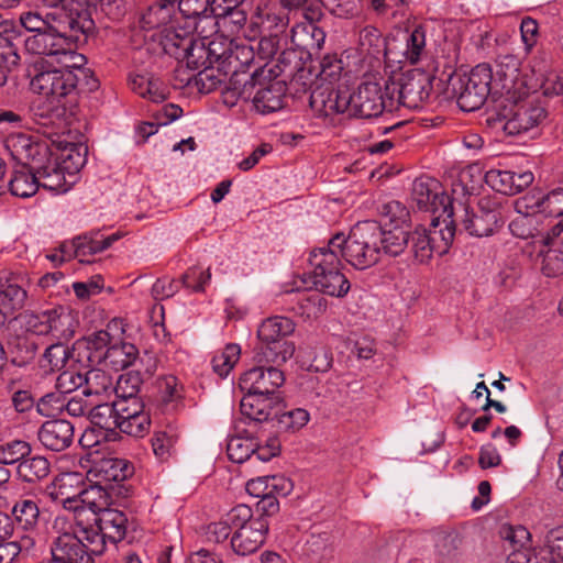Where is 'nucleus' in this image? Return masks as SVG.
Returning <instances> with one entry per match:
<instances>
[{
    "mask_svg": "<svg viewBox=\"0 0 563 563\" xmlns=\"http://www.w3.org/2000/svg\"><path fill=\"white\" fill-rule=\"evenodd\" d=\"M379 236L380 225L376 221H364L356 223L347 238L334 235L328 246L353 267L366 269L380 260Z\"/></svg>",
    "mask_w": 563,
    "mask_h": 563,
    "instance_id": "nucleus-1",
    "label": "nucleus"
},
{
    "mask_svg": "<svg viewBox=\"0 0 563 563\" xmlns=\"http://www.w3.org/2000/svg\"><path fill=\"white\" fill-rule=\"evenodd\" d=\"M92 20L82 19L75 20L67 18L63 21L60 18L52 23L55 31L45 30L38 34H31L24 40L25 49L31 54L46 55V56H60L65 60L69 59L73 65H77L85 60V57L75 52V43L71 36H68L66 29L69 27L74 32L86 34L92 27Z\"/></svg>",
    "mask_w": 563,
    "mask_h": 563,
    "instance_id": "nucleus-2",
    "label": "nucleus"
},
{
    "mask_svg": "<svg viewBox=\"0 0 563 563\" xmlns=\"http://www.w3.org/2000/svg\"><path fill=\"white\" fill-rule=\"evenodd\" d=\"M5 147L20 164H32L33 169L44 176L45 186L59 188L64 184V168L46 144L33 142L26 134H18L5 140Z\"/></svg>",
    "mask_w": 563,
    "mask_h": 563,
    "instance_id": "nucleus-3",
    "label": "nucleus"
},
{
    "mask_svg": "<svg viewBox=\"0 0 563 563\" xmlns=\"http://www.w3.org/2000/svg\"><path fill=\"white\" fill-rule=\"evenodd\" d=\"M69 65L63 69L41 71L31 79V88L42 95L49 103V110L63 112L75 101L77 75L70 70Z\"/></svg>",
    "mask_w": 563,
    "mask_h": 563,
    "instance_id": "nucleus-4",
    "label": "nucleus"
},
{
    "mask_svg": "<svg viewBox=\"0 0 563 563\" xmlns=\"http://www.w3.org/2000/svg\"><path fill=\"white\" fill-rule=\"evenodd\" d=\"M309 264L312 268L309 277L317 290L338 298L349 292L351 284L340 271L341 261L328 245L313 250Z\"/></svg>",
    "mask_w": 563,
    "mask_h": 563,
    "instance_id": "nucleus-5",
    "label": "nucleus"
},
{
    "mask_svg": "<svg viewBox=\"0 0 563 563\" xmlns=\"http://www.w3.org/2000/svg\"><path fill=\"white\" fill-rule=\"evenodd\" d=\"M454 238V221L434 217L430 228L418 227L409 234L411 251L419 263H428L435 254L442 256L449 252Z\"/></svg>",
    "mask_w": 563,
    "mask_h": 563,
    "instance_id": "nucleus-6",
    "label": "nucleus"
},
{
    "mask_svg": "<svg viewBox=\"0 0 563 563\" xmlns=\"http://www.w3.org/2000/svg\"><path fill=\"white\" fill-rule=\"evenodd\" d=\"M84 163L85 159L78 156V162L75 163L73 170H70V166L62 165V168H64V184L59 188L45 186L44 176L33 169L32 164H19L12 170L8 183L9 191L12 196L22 199L33 197L41 187L55 194L66 192L74 185L75 175L84 166ZM64 164H66V162H64Z\"/></svg>",
    "mask_w": 563,
    "mask_h": 563,
    "instance_id": "nucleus-7",
    "label": "nucleus"
},
{
    "mask_svg": "<svg viewBox=\"0 0 563 563\" xmlns=\"http://www.w3.org/2000/svg\"><path fill=\"white\" fill-rule=\"evenodd\" d=\"M492 79L493 71L489 65L478 64L470 75L461 76L453 81V91L461 110L475 111L485 103L490 93L494 96Z\"/></svg>",
    "mask_w": 563,
    "mask_h": 563,
    "instance_id": "nucleus-8",
    "label": "nucleus"
},
{
    "mask_svg": "<svg viewBox=\"0 0 563 563\" xmlns=\"http://www.w3.org/2000/svg\"><path fill=\"white\" fill-rule=\"evenodd\" d=\"M521 60L512 54H500L496 60V70L493 74L494 96L505 101H516L529 96L528 76L520 74Z\"/></svg>",
    "mask_w": 563,
    "mask_h": 563,
    "instance_id": "nucleus-9",
    "label": "nucleus"
},
{
    "mask_svg": "<svg viewBox=\"0 0 563 563\" xmlns=\"http://www.w3.org/2000/svg\"><path fill=\"white\" fill-rule=\"evenodd\" d=\"M85 529L92 540V551L102 555L108 543L117 544L125 538L128 517L114 508L101 509L93 514V523L85 525Z\"/></svg>",
    "mask_w": 563,
    "mask_h": 563,
    "instance_id": "nucleus-10",
    "label": "nucleus"
},
{
    "mask_svg": "<svg viewBox=\"0 0 563 563\" xmlns=\"http://www.w3.org/2000/svg\"><path fill=\"white\" fill-rule=\"evenodd\" d=\"M350 117L371 119L380 115L385 110L391 112L395 109V98L386 95L378 82L364 81L356 90L351 91L349 100Z\"/></svg>",
    "mask_w": 563,
    "mask_h": 563,
    "instance_id": "nucleus-11",
    "label": "nucleus"
},
{
    "mask_svg": "<svg viewBox=\"0 0 563 563\" xmlns=\"http://www.w3.org/2000/svg\"><path fill=\"white\" fill-rule=\"evenodd\" d=\"M386 95L395 98V107L401 104L408 109H419L429 99L431 81L424 74L402 75L398 82L385 85Z\"/></svg>",
    "mask_w": 563,
    "mask_h": 563,
    "instance_id": "nucleus-12",
    "label": "nucleus"
},
{
    "mask_svg": "<svg viewBox=\"0 0 563 563\" xmlns=\"http://www.w3.org/2000/svg\"><path fill=\"white\" fill-rule=\"evenodd\" d=\"M412 200L420 210L430 211L440 219L452 220L454 205L442 190L438 180L431 177H419L412 185Z\"/></svg>",
    "mask_w": 563,
    "mask_h": 563,
    "instance_id": "nucleus-13",
    "label": "nucleus"
},
{
    "mask_svg": "<svg viewBox=\"0 0 563 563\" xmlns=\"http://www.w3.org/2000/svg\"><path fill=\"white\" fill-rule=\"evenodd\" d=\"M454 232L464 230L472 236L483 238L492 235L500 225V213L497 210L479 208L478 211L470 209L462 202L454 206Z\"/></svg>",
    "mask_w": 563,
    "mask_h": 563,
    "instance_id": "nucleus-14",
    "label": "nucleus"
},
{
    "mask_svg": "<svg viewBox=\"0 0 563 563\" xmlns=\"http://www.w3.org/2000/svg\"><path fill=\"white\" fill-rule=\"evenodd\" d=\"M511 101L514 107L500 113L503 130L506 134L517 136L538 126L547 115L545 109L533 101Z\"/></svg>",
    "mask_w": 563,
    "mask_h": 563,
    "instance_id": "nucleus-15",
    "label": "nucleus"
},
{
    "mask_svg": "<svg viewBox=\"0 0 563 563\" xmlns=\"http://www.w3.org/2000/svg\"><path fill=\"white\" fill-rule=\"evenodd\" d=\"M22 327L31 334L47 335L55 338H68L73 335L69 330L71 317L57 309L46 310L40 313L25 312L20 316Z\"/></svg>",
    "mask_w": 563,
    "mask_h": 563,
    "instance_id": "nucleus-16",
    "label": "nucleus"
},
{
    "mask_svg": "<svg viewBox=\"0 0 563 563\" xmlns=\"http://www.w3.org/2000/svg\"><path fill=\"white\" fill-rule=\"evenodd\" d=\"M351 90L346 86L332 82L314 88L310 95V107L320 117H333L350 112Z\"/></svg>",
    "mask_w": 563,
    "mask_h": 563,
    "instance_id": "nucleus-17",
    "label": "nucleus"
},
{
    "mask_svg": "<svg viewBox=\"0 0 563 563\" xmlns=\"http://www.w3.org/2000/svg\"><path fill=\"white\" fill-rule=\"evenodd\" d=\"M118 430L134 438H143L151 428L150 412L141 398L119 399Z\"/></svg>",
    "mask_w": 563,
    "mask_h": 563,
    "instance_id": "nucleus-18",
    "label": "nucleus"
},
{
    "mask_svg": "<svg viewBox=\"0 0 563 563\" xmlns=\"http://www.w3.org/2000/svg\"><path fill=\"white\" fill-rule=\"evenodd\" d=\"M285 383L283 371L276 366H255L243 373L240 377V388L243 391H253L262 395L277 396L276 391Z\"/></svg>",
    "mask_w": 563,
    "mask_h": 563,
    "instance_id": "nucleus-19",
    "label": "nucleus"
},
{
    "mask_svg": "<svg viewBox=\"0 0 563 563\" xmlns=\"http://www.w3.org/2000/svg\"><path fill=\"white\" fill-rule=\"evenodd\" d=\"M268 529L266 518L256 517L255 521L233 531L230 541L233 552L242 556L255 553L264 544Z\"/></svg>",
    "mask_w": 563,
    "mask_h": 563,
    "instance_id": "nucleus-20",
    "label": "nucleus"
},
{
    "mask_svg": "<svg viewBox=\"0 0 563 563\" xmlns=\"http://www.w3.org/2000/svg\"><path fill=\"white\" fill-rule=\"evenodd\" d=\"M75 437V428L65 419H52L45 421L37 431L41 444L53 452H62L68 449Z\"/></svg>",
    "mask_w": 563,
    "mask_h": 563,
    "instance_id": "nucleus-21",
    "label": "nucleus"
},
{
    "mask_svg": "<svg viewBox=\"0 0 563 563\" xmlns=\"http://www.w3.org/2000/svg\"><path fill=\"white\" fill-rule=\"evenodd\" d=\"M269 78L262 79L254 96L253 106L257 112L267 114L284 108L287 87L285 81Z\"/></svg>",
    "mask_w": 563,
    "mask_h": 563,
    "instance_id": "nucleus-22",
    "label": "nucleus"
},
{
    "mask_svg": "<svg viewBox=\"0 0 563 563\" xmlns=\"http://www.w3.org/2000/svg\"><path fill=\"white\" fill-rule=\"evenodd\" d=\"M266 66L256 68L251 75L235 70L229 80L228 93L236 99L253 101L258 85L263 84L262 79L276 75L273 68L266 69Z\"/></svg>",
    "mask_w": 563,
    "mask_h": 563,
    "instance_id": "nucleus-23",
    "label": "nucleus"
},
{
    "mask_svg": "<svg viewBox=\"0 0 563 563\" xmlns=\"http://www.w3.org/2000/svg\"><path fill=\"white\" fill-rule=\"evenodd\" d=\"M89 474L93 475L99 484L110 485L130 478L134 474V465L124 459L103 457L93 464Z\"/></svg>",
    "mask_w": 563,
    "mask_h": 563,
    "instance_id": "nucleus-24",
    "label": "nucleus"
},
{
    "mask_svg": "<svg viewBox=\"0 0 563 563\" xmlns=\"http://www.w3.org/2000/svg\"><path fill=\"white\" fill-rule=\"evenodd\" d=\"M503 539L512 548L509 555L511 563H538V555L526 548L530 543V532L523 526H504L500 530Z\"/></svg>",
    "mask_w": 563,
    "mask_h": 563,
    "instance_id": "nucleus-25",
    "label": "nucleus"
},
{
    "mask_svg": "<svg viewBox=\"0 0 563 563\" xmlns=\"http://www.w3.org/2000/svg\"><path fill=\"white\" fill-rule=\"evenodd\" d=\"M278 396L262 395L253 391H245L240 401L241 413L256 422L268 421Z\"/></svg>",
    "mask_w": 563,
    "mask_h": 563,
    "instance_id": "nucleus-26",
    "label": "nucleus"
},
{
    "mask_svg": "<svg viewBox=\"0 0 563 563\" xmlns=\"http://www.w3.org/2000/svg\"><path fill=\"white\" fill-rule=\"evenodd\" d=\"M176 41L173 45L177 49H181L178 57L186 60V65L189 69L200 70L203 67L210 66V49H207V45L202 41H195L191 36L179 37L175 34Z\"/></svg>",
    "mask_w": 563,
    "mask_h": 563,
    "instance_id": "nucleus-27",
    "label": "nucleus"
},
{
    "mask_svg": "<svg viewBox=\"0 0 563 563\" xmlns=\"http://www.w3.org/2000/svg\"><path fill=\"white\" fill-rule=\"evenodd\" d=\"M324 41L323 29L311 22H298L291 29V43L310 55L320 52Z\"/></svg>",
    "mask_w": 563,
    "mask_h": 563,
    "instance_id": "nucleus-28",
    "label": "nucleus"
},
{
    "mask_svg": "<svg viewBox=\"0 0 563 563\" xmlns=\"http://www.w3.org/2000/svg\"><path fill=\"white\" fill-rule=\"evenodd\" d=\"M137 355L139 350L134 344L129 342H115L107 347L104 354L100 356L97 355L95 363L98 365L103 364L118 372L131 366Z\"/></svg>",
    "mask_w": 563,
    "mask_h": 563,
    "instance_id": "nucleus-29",
    "label": "nucleus"
},
{
    "mask_svg": "<svg viewBox=\"0 0 563 563\" xmlns=\"http://www.w3.org/2000/svg\"><path fill=\"white\" fill-rule=\"evenodd\" d=\"M296 351L291 341H275L269 343L257 342L254 349V361L258 364H285Z\"/></svg>",
    "mask_w": 563,
    "mask_h": 563,
    "instance_id": "nucleus-30",
    "label": "nucleus"
},
{
    "mask_svg": "<svg viewBox=\"0 0 563 563\" xmlns=\"http://www.w3.org/2000/svg\"><path fill=\"white\" fill-rule=\"evenodd\" d=\"M296 329V323L288 317L273 316L264 319L257 329L258 342L289 341Z\"/></svg>",
    "mask_w": 563,
    "mask_h": 563,
    "instance_id": "nucleus-31",
    "label": "nucleus"
},
{
    "mask_svg": "<svg viewBox=\"0 0 563 563\" xmlns=\"http://www.w3.org/2000/svg\"><path fill=\"white\" fill-rule=\"evenodd\" d=\"M177 14L173 0H155L141 13L140 25L154 30L167 25Z\"/></svg>",
    "mask_w": 563,
    "mask_h": 563,
    "instance_id": "nucleus-32",
    "label": "nucleus"
},
{
    "mask_svg": "<svg viewBox=\"0 0 563 563\" xmlns=\"http://www.w3.org/2000/svg\"><path fill=\"white\" fill-rule=\"evenodd\" d=\"M358 49L361 54L377 60L380 58H389L388 56L390 54L386 38L378 29L372 25H367L361 30Z\"/></svg>",
    "mask_w": 563,
    "mask_h": 563,
    "instance_id": "nucleus-33",
    "label": "nucleus"
},
{
    "mask_svg": "<svg viewBox=\"0 0 563 563\" xmlns=\"http://www.w3.org/2000/svg\"><path fill=\"white\" fill-rule=\"evenodd\" d=\"M111 343L112 338L110 333L106 330H100L87 338L77 340L74 343L73 352H77L78 356H80L81 352L85 351L88 363L90 365H98L95 363V358H97L96 356L104 354V351L111 345Z\"/></svg>",
    "mask_w": 563,
    "mask_h": 563,
    "instance_id": "nucleus-34",
    "label": "nucleus"
},
{
    "mask_svg": "<svg viewBox=\"0 0 563 563\" xmlns=\"http://www.w3.org/2000/svg\"><path fill=\"white\" fill-rule=\"evenodd\" d=\"M278 5L275 2L267 0H261L257 5V16L261 19V23L265 30L269 33H276L278 36L282 34L288 23L289 18L286 11H278Z\"/></svg>",
    "mask_w": 563,
    "mask_h": 563,
    "instance_id": "nucleus-35",
    "label": "nucleus"
},
{
    "mask_svg": "<svg viewBox=\"0 0 563 563\" xmlns=\"http://www.w3.org/2000/svg\"><path fill=\"white\" fill-rule=\"evenodd\" d=\"M13 523L25 532H33L38 523L40 509L35 500L20 498L11 509Z\"/></svg>",
    "mask_w": 563,
    "mask_h": 563,
    "instance_id": "nucleus-36",
    "label": "nucleus"
},
{
    "mask_svg": "<svg viewBox=\"0 0 563 563\" xmlns=\"http://www.w3.org/2000/svg\"><path fill=\"white\" fill-rule=\"evenodd\" d=\"M13 40L5 27L0 32V87L7 84L9 74L20 60L18 46Z\"/></svg>",
    "mask_w": 563,
    "mask_h": 563,
    "instance_id": "nucleus-37",
    "label": "nucleus"
},
{
    "mask_svg": "<svg viewBox=\"0 0 563 563\" xmlns=\"http://www.w3.org/2000/svg\"><path fill=\"white\" fill-rule=\"evenodd\" d=\"M85 379V389L81 390L85 397L99 398L113 393V377L102 369L91 368L87 371Z\"/></svg>",
    "mask_w": 563,
    "mask_h": 563,
    "instance_id": "nucleus-38",
    "label": "nucleus"
},
{
    "mask_svg": "<svg viewBox=\"0 0 563 563\" xmlns=\"http://www.w3.org/2000/svg\"><path fill=\"white\" fill-rule=\"evenodd\" d=\"M38 351L37 342L27 335L15 336L9 346L12 364L22 367L30 364Z\"/></svg>",
    "mask_w": 563,
    "mask_h": 563,
    "instance_id": "nucleus-39",
    "label": "nucleus"
},
{
    "mask_svg": "<svg viewBox=\"0 0 563 563\" xmlns=\"http://www.w3.org/2000/svg\"><path fill=\"white\" fill-rule=\"evenodd\" d=\"M119 399H115L111 404L104 402L99 404L98 400H93L89 418L91 422L107 431H113L118 429V411Z\"/></svg>",
    "mask_w": 563,
    "mask_h": 563,
    "instance_id": "nucleus-40",
    "label": "nucleus"
},
{
    "mask_svg": "<svg viewBox=\"0 0 563 563\" xmlns=\"http://www.w3.org/2000/svg\"><path fill=\"white\" fill-rule=\"evenodd\" d=\"M73 350L62 343L49 345L40 358V367L45 372H57L63 369L70 357L74 356Z\"/></svg>",
    "mask_w": 563,
    "mask_h": 563,
    "instance_id": "nucleus-41",
    "label": "nucleus"
},
{
    "mask_svg": "<svg viewBox=\"0 0 563 563\" xmlns=\"http://www.w3.org/2000/svg\"><path fill=\"white\" fill-rule=\"evenodd\" d=\"M49 462L44 456L24 459L18 465V474L26 483H35L48 476Z\"/></svg>",
    "mask_w": 563,
    "mask_h": 563,
    "instance_id": "nucleus-42",
    "label": "nucleus"
},
{
    "mask_svg": "<svg viewBox=\"0 0 563 563\" xmlns=\"http://www.w3.org/2000/svg\"><path fill=\"white\" fill-rule=\"evenodd\" d=\"M380 255L398 256L409 243V233L400 228L385 231L380 228Z\"/></svg>",
    "mask_w": 563,
    "mask_h": 563,
    "instance_id": "nucleus-43",
    "label": "nucleus"
},
{
    "mask_svg": "<svg viewBox=\"0 0 563 563\" xmlns=\"http://www.w3.org/2000/svg\"><path fill=\"white\" fill-rule=\"evenodd\" d=\"M143 384V377L137 371H129L121 374L113 386L117 399L131 400L140 398L139 393Z\"/></svg>",
    "mask_w": 563,
    "mask_h": 563,
    "instance_id": "nucleus-44",
    "label": "nucleus"
},
{
    "mask_svg": "<svg viewBox=\"0 0 563 563\" xmlns=\"http://www.w3.org/2000/svg\"><path fill=\"white\" fill-rule=\"evenodd\" d=\"M177 441L178 433L172 427L156 431L151 439L155 456L162 462L167 461L173 455Z\"/></svg>",
    "mask_w": 563,
    "mask_h": 563,
    "instance_id": "nucleus-45",
    "label": "nucleus"
},
{
    "mask_svg": "<svg viewBox=\"0 0 563 563\" xmlns=\"http://www.w3.org/2000/svg\"><path fill=\"white\" fill-rule=\"evenodd\" d=\"M538 563L563 562V528L558 527L549 531L547 536V550L538 554Z\"/></svg>",
    "mask_w": 563,
    "mask_h": 563,
    "instance_id": "nucleus-46",
    "label": "nucleus"
},
{
    "mask_svg": "<svg viewBox=\"0 0 563 563\" xmlns=\"http://www.w3.org/2000/svg\"><path fill=\"white\" fill-rule=\"evenodd\" d=\"M57 19L55 13L42 14L40 11H25L19 16L20 24L32 34H38L45 30L55 31L52 23Z\"/></svg>",
    "mask_w": 563,
    "mask_h": 563,
    "instance_id": "nucleus-47",
    "label": "nucleus"
},
{
    "mask_svg": "<svg viewBox=\"0 0 563 563\" xmlns=\"http://www.w3.org/2000/svg\"><path fill=\"white\" fill-rule=\"evenodd\" d=\"M158 399L166 407H175L183 398V386L177 377L167 375L157 380Z\"/></svg>",
    "mask_w": 563,
    "mask_h": 563,
    "instance_id": "nucleus-48",
    "label": "nucleus"
},
{
    "mask_svg": "<svg viewBox=\"0 0 563 563\" xmlns=\"http://www.w3.org/2000/svg\"><path fill=\"white\" fill-rule=\"evenodd\" d=\"M256 450V442L250 438L232 437L227 443V454L233 463H243L251 459Z\"/></svg>",
    "mask_w": 563,
    "mask_h": 563,
    "instance_id": "nucleus-49",
    "label": "nucleus"
},
{
    "mask_svg": "<svg viewBox=\"0 0 563 563\" xmlns=\"http://www.w3.org/2000/svg\"><path fill=\"white\" fill-rule=\"evenodd\" d=\"M241 349L238 344H228L222 352L212 357L211 364L214 373L220 377H227L238 363Z\"/></svg>",
    "mask_w": 563,
    "mask_h": 563,
    "instance_id": "nucleus-50",
    "label": "nucleus"
},
{
    "mask_svg": "<svg viewBox=\"0 0 563 563\" xmlns=\"http://www.w3.org/2000/svg\"><path fill=\"white\" fill-rule=\"evenodd\" d=\"M102 234L99 231H92L84 235H79L73 240L75 247V256L93 255L103 252Z\"/></svg>",
    "mask_w": 563,
    "mask_h": 563,
    "instance_id": "nucleus-51",
    "label": "nucleus"
},
{
    "mask_svg": "<svg viewBox=\"0 0 563 563\" xmlns=\"http://www.w3.org/2000/svg\"><path fill=\"white\" fill-rule=\"evenodd\" d=\"M528 67L531 76H528V81L544 80L552 69V56L544 49H538L529 59Z\"/></svg>",
    "mask_w": 563,
    "mask_h": 563,
    "instance_id": "nucleus-52",
    "label": "nucleus"
},
{
    "mask_svg": "<svg viewBox=\"0 0 563 563\" xmlns=\"http://www.w3.org/2000/svg\"><path fill=\"white\" fill-rule=\"evenodd\" d=\"M309 419L310 415L306 409L296 408L280 413L276 423L279 431L296 432L305 427Z\"/></svg>",
    "mask_w": 563,
    "mask_h": 563,
    "instance_id": "nucleus-53",
    "label": "nucleus"
},
{
    "mask_svg": "<svg viewBox=\"0 0 563 563\" xmlns=\"http://www.w3.org/2000/svg\"><path fill=\"white\" fill-rule=\"evenodd\" d=\"M31 445L22 440H13L0 445V464L9 465L20 463L30 455Z\"/></svg>",
    "mask_w": 563,
    "mask_h": 563,
    "instance_id": "nucleus-54",
    "label": "nucleus"
},
{
    "mask_svg": "<svg viewBox=\"0 0 563 563\" xmlns=\"http://www.w3.org/2000/svg\"><path fill=\"white\" fill-rule=\"evenodd\" d=\"M543 191L532 189L515 202L517 213H525L531 218L542 214Z\"/></svg>",
    "mask_w": 563,
    "mask_h": 563,
    "instance_id": "nucleus-55",
    "label": "nucleus"
},
{
    "mask_svg": "<svg viewBox=\"0 0 563 563\" xmlns=\"http://www.w3.org/2000/svg\"><path fill=\"white\" fill-rule=\"evenodd\" d=\"M460 539L455 533L439 534L435 541V553L441 563H451L457 554Z\"/></svg>",
    "mask_w": 563,
    "mask_h": 563,
    "instance_id": "nucleus-56",
    "label": "nucleus"
},
{
    "mask_svg": "<svg viewBox=\"0 0 563 563\" xmlns=\"http://www.w3.org/2000/svg\"><path fill=\"white\" fill-rule=\"evenodd\" d=\"M2 298V307L3 311H7V317L12 313L14 310L21 309L26 299V291L15 285L9 284L0 292Z\"/></svg>",
    "mask_w": 563,
    "mask_h": 563,
    "instance_id": "nucleus-57",
    "label": "nucleus"
},
{
    "mask_svg": "<svg viewBox=\"0 0 563 563\" xmlns=\"http://www.w3.org/2000/svg\"><path fill=\"white\" fill-rule=\"evenodd\" d=\"M426 47V33L422 26H417L406 41L404 55L410 64H417Z\"/></svg>",
    "mask_w": 563,
    "mask_h": 563,
    "instance_id": "nucleus-58",
    "label": "nucleus"
},
{
    "mask_svg": "<svg viewBox=\"0 0 563 563\" xmlns=\"http://www.w3.org/2000/svg\"><path fill=\"white\" fill-rule=\"evenodd\" d=\"M65 394L58 390L57 393H48L42 396L36 402V410L41 416L53 417L64 410Z\"/></svg>",
    "mask_w": 563,
    "mask_h": 563,
    "instance_id": "nucleus-59",
    "label": "nucleus"
},
{
    "mask_svg": "<svg viewBox=\"0 0 563 563\" xmlns=\"http://www.w3.org/2000/svg\"><path fill=\"white\" fill-rule=\"evenodd\" d=\"M542 89L543 95L548 97L563 95V74L553 70L544 80L531 81L529 93Z\"/></svg>",
    "mask_w": 563,
    "mask_h": 563,
    "instance_id": "nucleus-60",
    "label": "nucleus"
},
{
    "mask_svg": "<svg viewBox=\"0 0 563 563\" xmlns=\"http://www.w3.org/2000/svg\"><path fill=\"white\" fill-rule=\"evenodd\" d=\"M542 273L548 277H558L563 274V243L544 253Z\"/></svg>",
    "mask_w": 563,
    "mask_h": 563,
    "instance_id": "nucleus-61",
    "label": "nucleus"
},
{
    "mask_svg": "<svg viewBox=\"0 0 563 563\" xmlns=\"http://www.w3.org/2000/svg\"><path fill=\"white\" fill-rule=\"evenodd\" d=\"M537 220L525 213H518V216L509 223V230L511 234L519 239H530L538 232Z\"/></svg>",
    "mask_w": 563,
    "mask_h": 563,
    "instance_id": "nucleus-62",
    "label": "nucleus"
},
{
    "mask_svg": "<svg viewBox=\"0 0 563 563\" xmlns=\"http://www.w3.org/2000/svg\"><path fill=\"white\" fill-rule=\"evenodd\" d=\"M255 518L251 507L244 504L236 505L224 516L232 531L241 530L244 526L251 523V521H255Z\"/></svg>",
    "mask_w": 563,
    "mask_h": 563,
    "instance_id": "nucleus-63",
    "label": "nucleus"
},
{
    "mask_svg": "<svg viewBox=\"0 0 563 563\" xmlns=\"http://www.w3.org/2000/svg\"><path fill=\"white\" fill-rule=\"evenodd\" d=\"M214 15L221 19L222 25L232 34L239 32L246 23V13L240 5L231 10L217 11Z\"/></svg>",
    "mask_w": 563,
    "mask_h": 563,
    "instance_id": "nucleus-64",
    "label": "nucleus"
}]
</instances>
